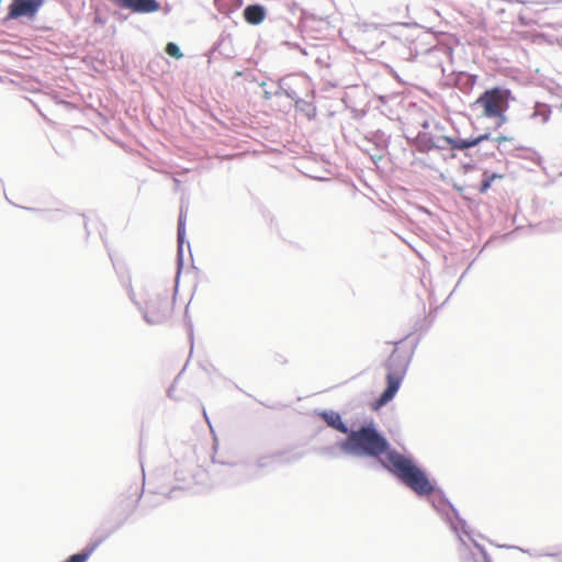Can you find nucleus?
Returning <instances> with one entry per match:
<instances>
[{
	"mask_svg": "<svg viewBox=\"0 0 562 562\" xmlns=\"http://www.w3.org/2000/svg\"><path fill=\"white\" fill-rule=\"evenodd\" d=\"M341 449L349 454L379 458L382 465L398 477L406 486L418 495H430L434 486L426 474L411 459L395 450H389L387 440L372 426H362L352 430L341 442Z\"/></svg>",
	"mask_w": 562,
	"mask_h": 562,
	"instance_id": "obj_1",
	"label": "nucleus"
},
{
	"mask_svg": "<svg viewBox=\"0 0 562 562\" xmlns=\"http://www.w3.org/2000/svg\"><path fill=\"white\" fill-rule=\"evenodd\" d=\"M413 353L414 345L412 342L401 340L394 345L392 353L384 363L386 387L372 404L373 409H380L394 398L406 375Z\"/></svg>",
	"mask_w": 562,
	"mask_h": 562,
	"instance_id": "obj_2",
	"label": "nucleus"
},
{
	"mask_svg": "<svg viewBox=\"0 0 562 562\" xmlns=\"http://www.w3.org/2000/svg\"><path fill=\"white\" fill-rule=\"evenodd\" d=\"M512 92L508 89L494 87L485 90L473 103L482 110V116L496 119L497 124L502 125L506 121L505 113L509 106Z\"/></svg>",
	"mask_w": 562,
	"mask_h": 562,
	"instance_id": "obj_3",
	"label": "nucleus"
},
{
	"mask_svg": "<svg viewBox=\"0 0 562 562\" xmlns=\"http://www.w3.org/2000/svg\"><path fill=\"white\" fill-rule=\"evenodd\" d=\"M176 296L171 291L156 293L150 296L144 306V316L149 324H161L172 318Z\"/></svg>",
	"mask_w": 562,
	"mask_h": 562,
	"instance_id": "obj_4",
	"label": "nucleus"
},
{
	"mask_svg": "<svg viewBox=\"0 0 562 562\" xmlns=\"http://www.w3.org/2000/svg\"><path fill=\"white\" fill-rule=\"evenodd\" d=\"M44 2L45 0H12L5 20L33 19Z\"/></svg>",
	"mask_w": 562,
	"mask_h": 562,
	"instance_id": "obj_5",
	"label": "nucleus"
},
{
	"mask_svg": "<svg viewBox=\"0 0 562 562\" xmlns=\"http://www.w3.org/2000/svg\"><path fill=\"white\" fill-rule=\"evenodd\" d=\"M109 533H103L92 539L81 552L70 555L65 562H87L91 554L108 538Z\"/></svg>",
	"mask_w": 562,
	"mask_h": 562,
	"instance_id": "obj_6",
	"label": "nucleus"
},
{
	"mask_svg": "<svg viewBox=\"0 0 562 562\" xmlns=\"http://www.w3.org/2000/svg\"><path fill=\"white\" fill-rule=\"evenodd\" d=\"M490 135L482 134L477 137L469 138V139H461V138H452L449 136H445L443 140L452 148L458 150H464L471 147H474L482 143L483 140L488 139Z\"/></svg>",
	"mask_w": 562,
	"mask_h": 562,
	"instance_id": "obj_7",
	"label": "nucleus"
},
{
	"mask_svg": "<svg viewBox=\"0 0 562 562\" xmlns=\"http://www.w3.org/2000/svg\"><path fill=\"white\" fill-rule=\"evenodd\" d=\"M415 148L420 153H429L436 148L435 137L431 133L419 132L413 142Z\"/></svg>",
	"mask_w": 562,
	"mask_h": 562,
	"instance_id": "obj_8",
	"label": "nucleus"
},
{
	"mask_svg": "<svg viewBox=\"0 0 562 562\" xmlns=\"http://www.w3.org/2000/svg\"><path fill=\"white\" fill-rule=\"evenodd\" d=\"M244 18L250 24H259L265 19V10L260 5H248L244 10Z\"/></svg>",
	"mask_w": 562,
	"mask_h": 562,
	"instance_id": "obj_9",
	"label": "nucleus"
},
{
	"mask_svg": "<svg viewBox=\"0 0 562 562\" xmlns=\"http://www.w3.org/2000/svg\"><path fill=\"white\" fill-rule=\"evenodd\" d=\"M322 417L325 419V422L330 427L335 428L336 430H338L342 434L348 432V428L346 427L345 423L342 422V419L338 413H335V412L323 413Z\"/></svg>",
	"mask_w": 562,
	"mask_h": 562,
	"instance_id": "obj_10",
	"label": "nucleus"
},
{
	"mask_svg": "<svg viewBox=\"0 0 562 562\" xmlns=\"http://www.w3.org/2000/svg\"><path fill=\"white\" fill-rule=\"evenodd\" d=\"M496 179H503V175L499 173H490L488 171L483 172V180L481 182V186L479 188L480 193H486L487 190L491 188L492 182Z\"/></svg>",
	"mask_w": 562,
	"mask_h": 562,
	"instance_id": "obj_11",
	"label": "nucleus"
},
{
	"mask_svg": "<svg viewBox=\"0 0 562 562\" xmlns=\"http://www.w3.org/2000/svg\"><path fill=\"white\" fill-rule=\"evenodd\" d=\"M551 116V110L547 104L537 103L535 106V111L532 113V117L540 119L542 123H547Z\"/></svg>",
	"mask_w": 562,
	"mask_h": 562,
	"instance_id": "obj_12",
	"label": "nucleus"
},
{
	"mask_svg": "<svg viewBox=\"0 0 562 562\" xmlns=\"http://www.w3.org/2000/svg\"><path fill=\"white\" fill-rule=\"evenodd\" d=\"M165 50L169 56L175 57L177 59H180L183 56L179 47L175 43H168Z\"/></svg>",
	"mask_w": 562,
	"mask_h": 562,
	"instance_id": "obj_13",
	"label": "nucleus"
},
{
	"mask_svg": "<svg viewBox=\"0 0 562 562\" xmlns=\"http://www.w3.org/2000/svg\"><path fill=\"white\" fill-rule=\"evenodd\" d=\"M184 231H186L184 217L182 214H180L179 222H178V240L180 244L183 240Z\"/></svg>",
	"mask_w": 562,
	"mask_h": 562,
	"instance_id": "obj_14",
	"label": "nucleus"
},
{
	"mask_svg": "<svg viewBox=\"0 0 562 562\" xmlns=\"http://www.w3.org/2000/svg\"><path fill=\"white\" fill-rule=\"evenodd\" d=\"M514 138L508 136H498L495 138V142L502 144L504 142H512Z\"/></svg>",
	"mask_w": 562,
	"mask_h": 562,
	"instance_id": "obj_15",
	"label": "nucleus"
},
{
	"mask_svg": "<svg viewBox=\"0 0 562 562\" xmlns=\"http://www.w3.org/2000/svg\"><path fill=\"white\" fill-rule=\"evenodd\" d=\"M2 3V0H0V4Z\"/></svg>",
	"mask_w": 562,
	"mask_h": 562,
	"instance_id": "obj_16",
	"label": "nucleus"
}]
</instances>
